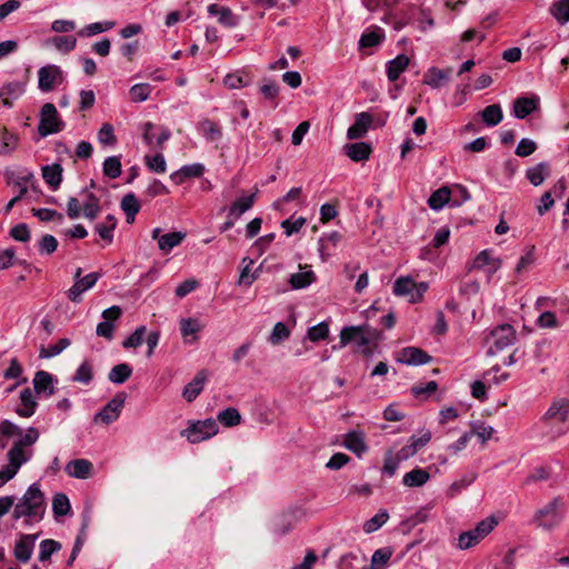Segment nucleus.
<instances>
[{
    "label": "nucleus",
    "instance_id": "obj_1",
    "mask_svg": "<svg viewBox=\"0 0 569 569\" xmlns=\"http://www.w3.org/2000/svg\"><path fill=\"white\" fill-rule=\"evenodd\" d=\"M39 437V430L34 427H29L23 432L18 425L8 419L0 422V449H6L13 439L6 455L8 463L0 469V488L13 479L20 468L32 459L33 445Z\"/></svg>",
    "mask_w": 569,
    "mask_h": 569
},
{
    "label": "nucleus",
    "instance_id": "obj_2",
    "mask_svg": "<svg viewBox=\"0 0 569 569\" xmlns=\"http://www.w3.org/2000/svg\"><path fill=\"white\" fill-rule=\"evenodd\" d=\"M46 508V499L40 489V483L33 482L14 505L12 519L19 520L23 518V525L30 527L43 519Z\"/></svg>",
    "mask_w": 569,
    "mask_h": 569
},
{
    "label": "nucleus",
    "instance_id": "obj_3",
    "mask_svg": "<svg viewBox=\"0 0 569 569\" xmlns=\"http://www.w3.org/2000/svg\"><path fill=\"white\" fill-rule=\"evenodd\" d=\"M541 431L553 440L569 431V400L559 399L551 403L541 419Z\"/></svg>",
    "mask_w": 569,
    "mask_h": 569
},
{
    "label": "nucleus",
    "instance_id": "obj_4",
    "mask_svg": "<svg viewBox=\"0 0 569 569\" xmlns=\"http://www.w3.org/2000/svg\"><path fill=\"white\" fill-rule=\"evenodd\" d=\"M498 523L499 521L495 516L482 519L473 529L459 535L458 547L465 550L478 545L498 526Z\"/></svg>",
    "mask_w": 569,
    "mask_h": 569
},
{
    "label": "nucleus",
    "instance_id": "obj_5",
    "mask_svg": "<svg viewBox=\"0 0 569 569\" xmlns=\"http://www.w3.org/2000/svg\"><path fill=\"white\" fill-rule=\"evenodd\" d=\"M560 506L561 500L559 498H553L543 508H540L535 512L531 522L545 530L556 528L563 519V516L559 511Z\"/></svg>",
    "mask_w": 569,
    "mask_h": 569
},
{
    "label": "nucleus",
    "instance_id": "obj_6",
    "mask_svg": "<svg viewBox=\"0 0 569 569\" xmlns=\"http://www.w3.org/2000/svg\"><path fill=\"white\" fill-rule=\"evenodd\" d=\"M219 431L217 420L208 418L204 420L191 421L187 429L181 431L191 443H199L216 436Z\"/></svg>",
    "mask_w": 569,
    "mask_h": 569
},
{
    "label": "nucleus",
    "instance_id": "obj_7",
    "mask_svg": "<svg viewBox=\"0 0 569 569\" xmlns=\"http://www.w3.org/2000/svg\"><path fill=\"white\" fill-rule=\"evenodd\" d=\"M63 128L64 122L61 120L56 106L49 102L44 103L40 110L39 134L44 138L62 131Z\"/></svg>",
    "mask_w": 569,
    "mask_h": 569
},
{
    "label": "nucleus",
    "instance_id": "obj_8",
    "mask_svg": "<svg viewBox=\"0 0 569 569\" xmlns=\"http://www.w3.org/2000/svg\"><path fill=\"white\" fill-rule=\"evenodd\" d=\"M126 393L118 392L110 399L103 408L93 416L94 423L109 426L117 421L122 412L126 402Z\"/></svg>",
    "mask_w": 569,
    "mask_h": 569
},
{
    "label": "nucleus",
    "instance_id": "obj_9",
    "mask_svg": "<svg viewBox=\"0 0 569 569\" xmlns=\"http://www.w3.org/2000/svg\"><path fill=\"white\" fill-rule=\"evenodd\" d=\"M144 143L154 149H162L163 143L171 137V131L166 127H158L152 122H144L140 126Z\"/></svg>",
    "mask_w": 569,
    "mask_h": 569
},
{
    "label": "nucleus",
    "instance_id": "obj_10",
    "mask_svg": "<svg viewBox=\"0 0 569 569\" xmlns=\"http://www.w3.org/2000/svg\"><path fill=\"white\" fill-rule=\"evenodd\" d=\"M81 276V268H78L74 274V283L67 291V297L70 301L79 303L82 300V293L91 289L100 278V273L90 272L83 278Z\"/></svg>",
    "mask_w": 569,
    "mask_h": 569
},
{
    "label": "nucleus",
    "instance_id": "obj_11",
    "mask_svg": "<svg viewBox=\"0 0 569 569\" xmlns=\"http://www.w3.org/2000/svg\"><path fill=\"white\" fill-rule=\"evenodd\" d=\"M355 342L358 347H366L370 343V337L362 326H351L342 328L340 332V348Z\"/></svg>",
    "mask_w": 569,
    "mask_h": 569
},
{
    "label": "nucleus",
    "instance_id": "obj_12",
    "mask_svg": "<svg viewBox=\"0 0 569 569\" xmlns=\"http://www.w3.org/2000/svg\"><path fill=\"white\" fill-rule=\"evenodd\" d=\"M122 310L119 306H112L102 311L103 321L99 322L96 329V332L99 337H103L107 340H111L113 338V329L114 326L112 321L120 318Z\"/></svg>",
    "mask_w": 569,
    "mask_h": 569
},
{
    "label": "nucleus",
    "instance_id": "obj_13",
    "mask_svg": "<svg viewBox=\"0 0 569 569\" xmlns=\"http://www.w3.org/2000/svg\"><path fill=\"white\" fill-rule=\"evenodd\" d=\"M39 535H30V533H22L20 535V538L16 541L13 555L16 559L22 563H26L30 560L36 540L38 539Z\"/></svg>",
    "mask_w": 569,
    "mask_h": 569
},
{
    "label": "nucleus",
    "instance_id": "obj_14",
    "mask_svg": "<svg viewBox=\"0 0 569 569\" xmlns=\"http://www.w3.org/2000/svg\"><path fill=\"white\" fill-rule=\"evenodd\" d=\"M493 346L497 351H501L511 346L516 340V330L508 323L500 325L491 331Z\"/></svg>",
    "mask_w": 569,
    "mask_h": 569
},
{
    "label": "nucleus",
    "instance_id": "obj_15",
    "mask_svg": "<svg viewBox=\"0 0 569 569\" xmlns=\"http://www.w3.org/2000/svg\"><path fill=\"white\" fill-rule=\"evenodd\" d=\"M207 10L209 16L217 17L218 22L226 28H234L240 23V17L236 16L228 7L212 3L208 6Z\"/></svg>",
    "mask_w": 569,
    "mask_h": 569
},
{
    "label": "nucleus",
    "instance_id": "obj_16",
    "mask_svg": "<svg viewBox=\"0 0 569 569\" xmlns=\"http://www.w3.org/2000/svg\"><path fill=\"white\" fill-rule=\"evenodd\" d=\"M342 234L338 231L322 233L318 240V252L321 260L327 261L341 241Z\"/></svg>",
    "mask_w": 569,
    "mask_h": 569
},
{
    "label": "nucleus",
    "instance_id": "obj_17",
    "mask_svg": "<svg viewBox=\"0 0 569 569\" xmlns=\"http://www.w3.org/2000/svg\"><path fill=\"white\" fill-rule=\"evenodd\" d=\"M451 68L439 69L431 67L423 76V83L432 89H440L450 81Z\"/></svg>",
    "mask_w": 569,
    "mask_h": 569
},
{
    "label": "nucleus",
    "instance_id": "obj_18",
    "mask_svg": "<svg viewBox=\"0 0 569 569\" xmlns=\"http://www.w3.org/2000/svg\"><path fill=\"white\" fill-rule=\"evenodd\" d=\"M540 99L538 96L519 97L513 101V116L518 119H525L531 112L539 108Z\"/></svg>",
    "mask_w": 569,
    "mask_h": 569
},
{
    "label": "nucleus",
    "instance_id": "obj_19",
    "mask_svg": "<svg viewBox=\"0 0 569 569\" xmlns=\"http://www.w3.org/2000/svg\"><path fill=\"white\" fill-rule=\"evenodd\" d=\"M401 363L408 366H421L428 363L431 357L423 350L416 347H406L401 350L398 359Z\"/></svg>",
    "mask_w": 569,
    "mask_h": 569
},
{
    "label": "nucleus",
    "instance_id": "obj_20",
    "mask_svg": "<svg viewBox=\"0 0 569 569\" xmlns=\"http://www.w3.org/2000/svg\"><path fill=\"white\" fill-rule=\"evenodd\" d=\"M38 76L39 89L48 92L54 88L56 81L61 77V70L57 66H46L40 68Z\"/></svg>",
    "mask_w": 569,
    "mask_h": 569
},
{
    "label": "nucleus",
    "instance_id": "obj_21",
    "mask_svg": "<svg viewBox=\"0 0 569 569\" xmlns=\"http://www.w3.org/2000/svg\"><path fill=\"white\" fill-rule=\"evenodd\" d=\"M371 122L372 117L368 112L357 113L353 124L347 130V138L349 140L362 138L367 133Z\"/></svg>",
    "mask_w": 569,
    "mask_h": 569
},
{
    "label": "nucleus",
    "instance_id": "obj_22",
    "mask_svg": "<svg viewBox=\"0 0 569 569\" xmlns=\"http://www.w3.org/2000/svg\"><path fill=\"white\" fill-rule=\"evenodd\" d=\"M33 389L37 395L51 397L54 393L53 376L47 371H37L33 377Z\"/></svg>",
    "mask_w": 569,
    "mask_h": 569
},
{
    "label": "nucleus",
    "instance_id": "obj_23",
    "mask_svg": "<svg viewBox=\"0 0 569 569\" xmlns=\"http://www.w3.org/2000/svg\"><path fill=\"white\" fill-rule=\"evenodd\" d=\"M93 465L87 459H74L67 463L64 471L69 477L87 479L91 476Z\"/></svg>",
    "mask_w": 569,
    "mask_h": 569
},
{
    "label": "nucleus",
    "instance_id": "obj_24",
    "mask_svg": "<svg viewBox=\"0 0 569 569\" xmlns=\"http://www.w3.org/2000/svg\"><path fill=\"white\" fill-rule=\"evenodd\" d=\"M207 381L206 371H199L194 378L184 386L182 390V397L188 401L192 402L203 390Z\"/></svg>",
    "mask_w": 569,
    "mask_h": 569
},
{
    "label": "nucleus",
    "instance_id": "obj_25",
    "mask_svg": "<svg viewBox=\"0 0 569 569\" xmlns=\"http://www.w3.org/2000/svg\"><path fill=\"white\" fill-rule=\"evenodd\" d=\"M204 172V166L202 163H192L182 166L179 170L171 173L170 179L176 184H181L188 178H199Z\"/></svg>",
    "mask_w": 569,
    "mask_h": 569
},
{
    "label": "nucleus",
    "instance_id": "obj_26",
    "mask_svg": "<svg viewBox=\"0 0 569 569\" xmlns=\"http://www.w3.org/2000/svg\"><path fill=\"white\" fill-rule=\"evenodd\" d=\"M38 403L32 391L26 388L20 393V405L16 408V412L23 418H30L34 415Z\"/></svg>",
    "mask_w": 569,
    "mask_h": 569
},
{
    "label": "nucleus",
    "instance_id": "obj_27",
    "mask_svg": "<svg viewBox=\"0 0 569 569\" xmlns=\"http://www.w3.org/2000/svg\"><path fill=\"white\" fill-rule=\"evenodd\" d=\"M409 58L406 54H398L386 64V72L388 80L395 82L399 79L400 74L408 68Z\"/></svg>",
    "mask_w": 569,
    "mask_h": 569
},
{
    "label": "nucleus",
    "instance_id": "obj_28",
    "mask_svg": "<svg viewBox=\"0 0 569 569\" xmlns=\"http://www.w3.org/2000/svg\"><path fill=\"white\" fill-rule=\"evenodd\" d=\"M62 167L60 163L47 164L42 167V178L44 182L54 191L62 181Z\"/></svg>",
    "mask_w": 569,
    "mask_h": 569
},
{
    "label": "nucleus",
    "instance_id": "obj_29",
    "mask_svg": "<svg viewBox=\"0 0 569 569\" xmlns=\"http://www.w3.org/2000/svg\"><path fill=\"white\" fill-rule=\"evenodd\" d=\"M343 446L358 457H361L367 451V445L362 432L350 431L346 435Z\"/></svg>",
    "mask_w": 569,
    "mask_h": 569
},
{
    "label": "nucleus",
    "instance_id": "obj_30",
    "mask_svg": "<svg viewBox=\"0 0 569 569\" xmlns=\"http://www.w3.org/2000/svg\"><path fill=\"white\" fill-rule=\"evenodd\" d=\"M81 194L86 196L83 200L82 209L83 216L89 220H94L101 212V206L99 198L92 192H88L87 189L81 191Z\"/></svg>",
    "mask_w": 569,
    "mask_h": 569
},
{
    "label": "nucleus",
    "instance_id": "obj_31",
    "mask_svg": "<svg viewBox=\"0 0 569 569\" xmlns=\"http://www.w3.org/2000/svg\"><path fill=\"white\" fill-rule=\"evenodd\" d=\"M346 154L356 162L369 159L371 147L367 142H355L345 146Z\"/></svg>",
    "mask_w": 569,
    "mask_h": 569
},
{
    "label": "nucleus",
    "instance_id": "obj_32",
    "mask_svg": "<svg viewBox=\"0 0 569 569\" xmlns=\"http://www.w3.org/2000/svg\"><path fill=\"white\" fill-rule=\"evenodd\" d=\"M303 269H307V270L302 271V272L292 273L289 277V284H290L291 289H293V290L303 289L316 281V274L310 269V267L305 266Z\"/></svg>",
    "mask_w": 569,
    "mask_h": 569
},
{
    "label": "nucleus",
    "instance_id": "obj_33",
    "mask_svg": "<svg viewBox=\"0 0 569 569\" xmlns=\"http://www.w3.org/2000/svg\"><path fill=\"white\" fill-rule=\"evenodd\" d=\"M202 329L198 319L183 318L180 320V331L184 342L191 343L197 340V333Z\"/></svg>",
    "mask_w": 569,
    "mask_h": 569
},
{
    "label": "nucleus",
    "instance_id": "obj_34",
    "mask_svg": "<svg viewBox=\"0 0 569 569\" xmlns=\"http://www.w3.org/2000/svg\"><path fill=\"white\" fill-rule=\"evenodd\" d=\"M254 199L256 193L237 199L229 208V218H236L238 220L247 210L253 206Z\"/></svg>",
    "mask_w": 569,
    "mask_h": 569
},
{
    "label": "nucleus",
    "instance_id": "obj_35",
    "mask_svg": "<svg viewBox=\"0 0 569 569\" xmlns=\"http://www.w3.org/2000/svg\"><path fill=\"white\" fill-rule=\"evenodd\" d=\"M429 473L422 468H415L407 472L402 478V483L407 487H422L429 480Z\"/></svg>",
    "mask_w": 569,
    "mask_h": 569
},
{
    "label": "nucleus",
    "instance_id": "obj_36",
    "mask_svg": "<svg viewBox=\"0 0 569 569\" xmlns=\"http://www.w3.org/2000/svg\"><path fill=\"white\" fill-rule=\"evenodd\" d=\"M186 238V233L181 231H173L169 233H164L159 238V249L168 253L174 247L179 246Z\"/></svg>",
    "mask_w": 569,
    "mask_h": 569
},
{
    "label": "nucleus",
    "instance_id": "obj_37",
    "mask_svg": "<svg viewBox=\"0 0 569 569\" xmlns=\"http://www.w3.org/2000/svg\"><path fill=\"white\" fill-rule=\"evenodd\" d=\"M117 227V219L112 214H108L102 222L96 224V232L101 239L111 243L113 240V231Z\"/></svg>",
    "mask_w": 569,
    "mask_h": 569
},
{
    "label": "nucleus",
    "instance_id": "obj_38",
    "mask_svg": "<svg viewBox=\"0 0 569 569\" xmlns=\"http://www.w3.org/2000/svg\"><path fill=\"white\" fill-rule=\"evenodd\" d=\"M481 119L488 127H495L499 124L503 119L502 109L499 104L487 106L481 111Z\"/></svg>",
    "mask_w": 569,
    "mask_h": 569
},
{
    "label": "nucleus",
    "instance_id": "obj_39",
    "mask_svg": "<svg viewBox=\"0 0 569 569\" xmlns=\"http://www.w3.org/2000/svg\"><path fill=\"white\" fill-rule=\"evenodd\" d=\"M132 375V368L128 363H119L111 368L108 379L114 385L124 383Z\"/></svg>",
    "mask_w": 569,
    "mask_h": 569
},
{
    "label": "nucleus",
    "instance_id": "obj_40",
    "mask_svg": "<svg viewBox=\"0 0 569 569\" xmlns=\"http://www.w3.org/2000/svg\"><path fill=\"white\" fill-rule=\"evenodd\" d=\"M121 209L126 213L127 222H133L136 214L140 210V203L137 197L133 193L126 194L121 200Z\"/></svg>",
    "mask_w": 569,
    "mask_h": 569
},
{
    "label": "nucleus",
    "instance_id": "obj_41",
    "mask_svg": "<svg viewBox=\"0 0 569 569\" xmlns=\"http://www.w3.org/2000/svg\"><path fill=\"white\" fill-rule=\"evenodd\" d=\"M563 190L565 184L562 182H558L551 191L545 192L540 199V204L538 206V213L543 216L553 206L555 200L552 198V193L557 197H561Z\"/></svg>",
    "mask_w": 569,
    "mask_h": 569
},
{
    "label": "nucleus",
    "instance_id": "obj_42",
    "mask_svg": "<svg viewBox=\"0 0 569 569\" xmlns=\"http://www.w3.org/2000/svg\"><path fill=\"white\" fill-rule=\"evenodd\" d=\"M449 201H450V190L448 187H442L431 193V196L428 199V204L432 210L439 211Z\"/></svg>",
    "mask_w": 569,
    "mask_h": 569
},
{
    "label": "nucleus",
    "instance_id": "obj_43",
    "mask_svg": "<svg viewBox=\"0 0 569 569\" xmlns=\"http://www.w3.org/2000/svg\"><path fill=\"white\" fill-rule=\"evenodd\" d=\"M548 163L540 162L537 166L529 168L526 172V177L532 186L538 187L548 176Z\"/></svg>",
    "mask_w": 569,
    "mask_h": 569
},
{
    "label": "nucleus",
    "instance_id": "obj_44",
    "mask_svg": "<svg viewBox=\"0 0 569 569\" xmlns=\"http://www.w3.org/2000/svg\"><path fill=\"white\" fill-rule=\"evenodd\" d=\"M223 84L229 89H241L250 84V79L244 71H236L223 78Z\"/></svg>",
    "mask_w": 569,
    "mask_h": 569
},
{
    "label": "nucleus",
    "instance_id": "obj_45",
    "mask_svg": "<svg viewBox=\"0 0 569 569\" xmlns=\"http://www.w3.org/2000/svg\"><path fill=\"white\" fill-rule=\"evenodd\" d=\"M70 343V339L61 338L57 343L49 345L48 347L42 346L39 352V357L42 359L53 358L67 349Z\"/></svg>",
    "mask_w": 569,
    "mask_h": 569
},
{
    "label": "nucleus",
    "instance_id": "obj_46",
    "mask_svg": "<svg viewBox=\"0 0 569 569\" xmlns=\"http://www.w3.org/2000/svg\"><path fill=\"white\" fill-rule=\"evenodd\" d=\"M550 13L560 24L569 22V0H558L552 3Z\"/></svg>",
    "mask_w": 569,
    "mask_h": 569
},
{
    "label": "nucleus",
    "instance_id": "obj_47",
    "mask_svg": "<svg viewBox=\"0 0 569 569\" xmlns=\"http://www.w3.org/2000/svg\"><path fill=\"white\" fill-rule=\"evenodd\" d=\"M200 131L208 141H218L222 137L221 128L213 121L204 119L199 124Z\"/></svg>",
    "mask_w": 569,
    "mask_h": 569
},
{
    "label": "nucleus",
    "instance_id": "obj_48",
    "mask_svg": "<svg viewBox=\"0 0 569 569\" xmlns=\"http://www.w3.org/2000/svg\"><path fill=\"white\" fill-rule=\"evenodd\" d=\"M217 420L224 427H234L241 422V415L238 409L229 407L218 413Z\"/></svg>",
    "mask_w": 569,
    "mask_h": 569
},
{
    "label": "nucleus",
    "instance_id": "obj_49",
    "mask_svg": "<svg viewBox=\"0 0 569 569\" xmlns=\"http://www.w3.org/2000/svg\"><path fill=\"white\" fill-rule=\"evenodd\" d=\"M116 26L114 21H101L93 22L86 26L82 30L79 31L80 37H92L98 33H102L111 30Z\"/></svg>",
    "mask_w": 569,
    "mask_h": 569
},
{
    "label": "nucleus",
    "instance_id": "obj_50",
    "mask_svg": "<svg viewBox=\"0 0 569 569\" xmlns=\"http://www.w3.org/2000/svg\"><path fill=\"white\" fill-rule=\"evenodd\" d=\"M388 519L389 515L387 510H380L363 523L362 529L366 533H372L380 529L388 521Z\"/></svg>",
    "mask_w": 569,
    "mask_h": 569
},
{
    "label": "nucleus",
    "instance_id": "obj_51",
    "mask_svg": "<svg viewBox=\"0 0 569 569\" xmlns=\"http://www.w3.org/2000/svg\"><path fill=\"white\" fill-rule=\"evenodd\" d=\"M61 543L53 539H44L39 545V560L41 562H46L50 559V557L58 552L61 549Z\"/></svg>",
    "mask_w": 569,
    "mask_h": 569
},
{
    "label": "nucleus",
    "instance_id": "obj_52",
    "mask_svg": "<svg viewBox=\"0 0 569 569\" xmlns=\"http://www.w3.org/2000/svg\"><path fill=\"white\" fill-rule=\"evenodd\" d=\"M24 92V84L20 81H13L4 84L1 89V96H4L6 99L3 103L6 106H11L8 99H18Z\"/></svg>",
    "mask_w": 569,
    "mask_h": 569
},
{
    "label": "nucleus",
    "instance_id": "obj_53",
    "mask_svg": "<svg viewBox=\"0 0 569 569\" xmlns=\"http://www.w3.org/2000/svg\"><path fill=\"white\" fill-rule=\"evenodd\" d=\"M122 166L120 161V157L111 156L106 158L103 161V173L110 179H117L121 176Z\"/></svg>",
    "mask_w": 569,
    "mask_h": 569
},
{
    "label": "nucleus",
    "instance_id": "obj_54",
    "mask_svg": "<svg viewBox=\"0 0 569 569\" xmlns=\"http://www.w3.org/2000/svg\"><path fill=\"white\" fill-rule=\"evenodd\" d=\"M71 509L69 498L62 492H58L52 499V511L54 516L62 517L69 513Z\"/></svg>",
    "mask_w": 569,
    "mask_h": 569
},
{
    "label": "nucleus",
    "instance_id": "obj_55",
    "mask_svg": "<svg viewBox=\"0 0 569 569\" xmlns=\"http://www.w3.org/2000/svg\"><path fill=\"white\" fill-rule=\"evenodd\" d=\"M413 289H416V282L409 277H401L393 284V293L399 297L409 296L411 298Z\"/></svg>",
    "mask_w": 569,
    "mask_h": 569
},
{
    "label": "nucleus",
    "instance_id": "obj_56",
    "mask_svg": "<svg viewBox=\"0 0 569 569\" xmlns=\"http://www.w3.org/2000/svg\"><path fill=\"white\" fill-rule=\"evenodd\" d=\"M391 556L392 550L390 548H380L376 550L371 557L370 569H386Z\"/></svg>",
    "mask_w": 569,
    "mask_h": 569
},
{
    "label": "nucleus",
    "instance_id": "obj_57",
    "mask_svg": "<svg viewBox=\"0 0 569 569\" xmlns=\"http://www.w3.org/2000/svg\"><path fill=\"white\" fill-rule=\"evenodd\" d=\"M93 379L92 366L88 361H83L76 370L72 381L82 385H89Z\"/></svg>",
    "mask_w": 569,
    "mask_h": 569
},
{
    "label": "nucleus",
    "instance_id": "obj_58",
    "mask_svg": "<svg viewBox=\"0 0 569 569\" xmlns=\"http://www.w3.org/2000/svg\"><path fill=\"white\" fill-rule=\"evenodd\" d=\"M151 90L149 83H137L130 88L129 96L133 102H143L149 98Z\"/></svg>",
    "mask_w": 569,
    "mask_h": 569
},
{
    "label": "nucleus",
    "instance_id": "obj_59",
    "mask_svg": "<svg viewBox=\"0 0 569 569\" xmlns=\"http://www.w3.org/2000/svg\"><path fill=\"white\" fill-rule=\"evenodd\" d=\"M144 162L148 169L156 173H164L167 170V163L162 153H156L153 156L147 154Z\"/></svg>",
    "mask_w": 569,
    "mask_h": 569
},
{
    "label": "nucleus",
    "instance_id": "obj_60",
    "mask_svg": "<svg viewBox=\"0 0 569 569\" xmlns=\"http://www.w3.org/2000/svg\"><path fill=\"white\" fill-rule=\"evenodd\" d=\"M329 335V326L326 321H321L316 326H312L307 331V338L312 342H318L327 339Z\"/></svg>",
    "mask_w": 569,
    "mask_h": 569
},
{
    "label": "nucleus",
    "instance_id": "obj_61",
    "mask_svg": "<svg viewBox=\"0 0 569 569\" xmlns=\"http://www.w3.org/2000/svg\"><path fill=\"white\" fill-rule=\"evenodd\" d=\"M147 332L146 326H140L122 342V347L126 349L137 348L142 345Z\"/></svg>",
    "mask_w": 569,
    "mask_h": 569
},
{
    "label": "nucleus",
    "instance_id": "obj_62",
    "mask_svg": "<svg viewBox=\"0 0 569 569\" xmlns=\"http://www.w3.org/2000/svg\"><path fill=\"white\" fill-rule=\"evenodd\" d=\"M51 41L56 49L61 52H70L77 44V39L73 36H56Z\"/></svg>",
    "mask_w": 569,
    "mask_h": 569
},
{
    "label": "nucleus",
    "instance_id": "obj_63",
    "mask_svg": "<svg viewBox=\"0 0 569 569\" xmlns=\"http://www.w3.org/2000/svg\"><path fill=\"white\" fill-rule=\"evenodd\" d=\"M383 40V34L380 31H366L361 34L359 46L361 48H371L380 44Z\"/></svg>",
    "mask_w": 569,
    "mask_h": 569
},
{
    "label": "nucleus",
    "instance_id": "obj_64",
    "mask_svg": "<svg viewBox=\"0 0 569 569\" xmlns=\"http://www.w3.org/2000/svg\"><path fill=\"white\" fill-rule=\"evenodd\" d=\"M34 178L33 173L29 170H24L19 173L17 179L12 182L14 187L19 189V192L17 196H20V199H22L27 192L28 187L27 184Z\"/></svg>",
    "mask_w": 569,
    "mask_h": 569
}]
</instances>
